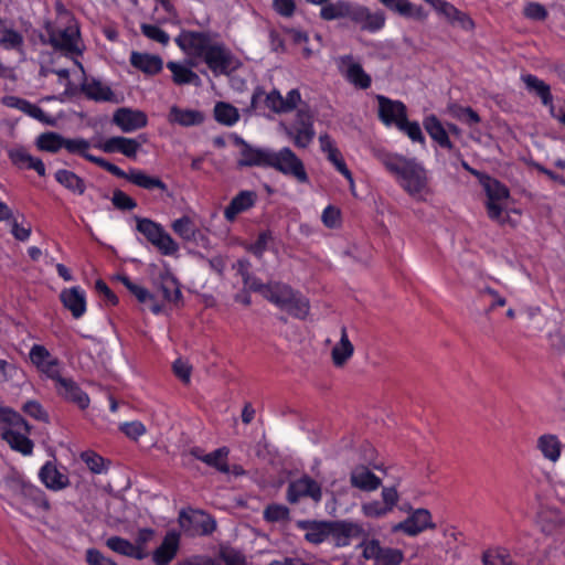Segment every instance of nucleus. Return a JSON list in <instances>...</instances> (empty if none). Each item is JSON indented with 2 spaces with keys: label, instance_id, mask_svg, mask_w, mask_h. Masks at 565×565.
<instances>
[{
  "label": "nucleus",
  "instance_id": "nucleus-36",
  "mask_svg": "<svg viewBox=\"0 0 565 565\" xmlns=\"http://www.w3.org/2000/svg\"><path fill=\"white\" fill-rule=\"evenodd\" d=\"M20 494L38 509L47 511L51 508L46 493L30 481L21 480Z\"/></svg>",
  "mask_w": 565,
  "mask_h": 565
},
{
  "label": "nucleus",
  "instance_id": "nucleus-62",
  "mask_svg": "<svg viewBox=\"0 0 565 565\" xmlns=\"http://www.w3.org/2000/svg\"><path fill=\"white\" fill-rule=\"evenodd\" d=\"M273 239L271 232L269 230L260 232L254 243L250 244L248 250L257 258L263 257L267 249L268 243Z\"/></svg>",
  "mask_w": 565,
  "mask_h": 565
},
{
  "label": "nucleus",
  "instance_id": "nucleus-12",
  "mask_svg": "<svg viewBox=\"0 0 565 565\" xmlns=\"http://www.w3.org/2000/svg\"><path fill=\"white\" fill-rule=\"evenodd\" d=\"M431 513L424 508L412 509L409 507L408 516L393 526L394 532H403L408 536H416L428 529H435Z\"/></svg>",
  "mask_w": 565,
  "mask_h": 565
},
{
  "label": "nucleus",
  "instance_id": "nucleus-32",
  "mask_svg": "<svg viewBox=\"0 0 565 565\" xmlns=\"http://www.w3.org/2000/svg\"><path fill=\"white\" fill-rule=\"evenodd\" d=\"M423 125L429 137L436 141L439 147L448 150L454 149L455 146L451 142L447 130L436 115L431 114L426 116L424 118Z\"/></svg>",
  "mask_w": 565,
  "mask_h": 565
},
{
  "label": "nucleus",
  "instance_id": "nucleus-29",
  "mask_svg": "<svg viewBox=\"0 0 565 565\" xmlns=\"http://www.w3.org/2000/svg\"><path fill=\"white\" fill-rule=\"evenodd\" d=\"M205 116L201 110L183 109L177 105L172 106L168 114V121L181 127L200 126L204 122Z\"/></svg>",
  "mask_w": 565,
  "mask_h": 565
},
{
  "label": "nucleus",
  "instance_id": "nucleus-61",
  "mask_svg": "<svg viewBox=\"0 0 565 565\" xmlns=\"http://www.w3.org/2000/svg\"><path fill=\"white\" fill-rule=\"evenodd\" d=\"M119 430L129 439L137 441L147 431L146 426L139 422H125L119 425Z\"/></svg>",
  "mask_w": 565,
  "mask_h": 565
},
{
  "label": "nucleus",
  "instance_id": "nucleus-52",
  "mask_svg": "<svg viewBox=\"0 0 565 565\" xmlns=\"http://www.w3.org/2000/svg\"><path fill=\"white\" fill-rule=\"evenodd\" d=\"M116 279L120 281L127 288V290L137 298V300L140 303H145L153 298V295L147 288L134 282L129 278V276L125 274L117 275Z\"/></svg>",
  "mask_w": 565,
  "mask_h": 565
},
{
  "label": "nucleus",
  "instance_id": "nucleus-15",
  "mask_svg": "<svg viewBox=\"0 0 565 565\" xmlns=\"http://www.w3.org/2000/svg\"><path fill=\"white\" fill-rule=\"evenodd\" d=\"M379 104L377 117L380 121L386 126L398 127V122L405 119L407 115L406 105L401 100L391 99L384 95H376Z\"/></svg>",
  "mask_w": 565,
  "mask_h": 565
},
{
  "label": "nucleus",
  "instance_id": "nucleus-27",
  "mask_svg": "<svg viewBox=\"0 0 565 565\" xmlns=\"http://www.w3.org/2000/svg\"><path fill=\"white\" fill-rule=\"evenodd\" d=\"M81 92L94 102H113L115 94L113 89L95 77L87 78L81 83Z\"/></svg>",
  "mask_w": 565,
  "mask_h": 565
},
{
  "label": "nucleus",
  "instance_id": "nucleus-1",
  "mask_svg": "<svg viewBox=\"0 0 565 565\" xmlns=\"http://www.w3.org/2000/svg\"><path fill=\"white\" fill-rule=\"evenodd\" d=\"M180 50L191 60L201 61L214 76H230L242 66L239 58L210 32L183 30L175 38Z\"/></svg>",
  "mask_w": 565,
  "mask_h": 565
},
{
  "label": "nucleus",
  "instance_id": "nucleus-53",
  "mask_svg": "<svg viewBox=\"0 0 565 565\" xmlns=\"http://www.w3.org/2000/svg\"><path fill=\"white\" fill-rule=\"evenodd\" d=\"M160 291L162 297L168 302L178 303L182 299L180 284L174 277H167L162 279Z\"/></svg>",
  "mask_w": 565,
  "mask_h": 565
},
{
  "label": "nucleus",
  "instance_id": "nucleus-17",
  "mask_svg": "<svg viewBox=\"0 0 565 565\" xmlns=\"http://www.w3.org/2000/svg\"><path fill=\"white\" fill-rule=\"evenodd\" d=\"M329 531L330 537H332L334 544L339 547L350 545L352 539L360 536L367 537L361 524L347 520L330 521Z\"/></svg>",
  "mask_w": 565,
  "mask_h": 565
},
{
  "label": "nucleus",
  "instance_id": "nucleus-64",
  "mask_svg": "<svg viewBox=\"0 0 565 565\" xmlns=\"http://www.w3.org/2000/svg\"><path fill=\"white\" fill-rule=\"evenodd\" d=\"M111 202L120 211H131L137 207V202L119 189L113 192Z\"/></svg>",
  "mask_w": 565,
  "mask_h": 565
},
{
  "label": "nucleus",
  "instance_id": "nucleus-57",
  "mask_svg": "<svg viewBox=\"0 0 565 565\" xmlns=\"http://www.w3.org/2000/svg\"><path fill=\"white\" fill-rule=\"evenodd\" d=\"M22 412L26 416H29L38 422L49 423L50 416H49L47 412L44 409L42 404L35 399L26 401L22 405Z\"/></svg>",
  "mask_w": 565,
  "mask_h": 565
},
{
  "label": "nucleus",
  "instance_id": "nucleus-34",
  "mask_svg": "<svg viewBox=\"0 0 565 565\" xmlns=\"http://www.w3.org/2000/svg\"><path fill=\"white\" fill-rule=\"evenodd\" d=\"M298 526L306 531L305 539L312 544H321L330 537V521H300Z\"/></svg>",
  "mask_w": 565,
  "mask_h": 565
},
{
  "label": "nucleus",
  "instance_id": "nucleus-3",
  "mask_svg": "<svg viewBox=\"0 0 565 565\" xmlns=\"http://www.w3.org/2000/svg\"><path fill=\"white\" fill-rule=\"evenodd\" d=\"M265 299L296 319L305 320L310 311L309 299L282 281H270Z\"/></svg>",
  "mask_w": 565,
  "mask_h": 565
},
{
  "label": "nucleus",
  "instance_id": "nucleus-2",
  "mask_svg": "<svg viewBox=\"0 0 565 565\" xmlns=\"http://www.w3.org/2000/svg\"><path fill=\"white\" fill-rule=\"evenodd\" d=\"M376 157L408 195L416 200H425L429 186L427 171L422 163L415 158L388 151H379Z\"/></svg>",
  "mask_w": 565,
  "mask_h": 565
},
{
  "label": "nucleus",
  "instance_id": "nucleus-6",
  "mask_svg": "<svg viewBox=\"0 0 565 565\" xmlns=\"http://www.w3.org/2000/svg\"><path fill=\"white\" fill-rule=\"evenodd\" d=\"M109 173L116 178L125 179L140 189L149 192H159L161 196L166 195L170 198L172 195L168 184L163 182L161 178L150 175L141 169L130 168L128 171H124L121 168L114 164Z\"/></svg>",
  "mask_w": 565,
  "mask_h": 565
},
{
  "label": "nucleus",
  "instance_id": "nucleus-40",
  "mask_svg": "<svg viewBox=\"0 0 565 565\" xmlns=\"http://www.w3.org/2000/svg\"><path fill=\"white\" fill-rule=\"evenodd\" d=\"M354 347L351 343L347 328H341L340 341L332 348L331 358L337 367L343 366L353 355Z\"/></svg>",
  "mask_w": 565,
  "mask_h": 565
},
{
  "label": "nucleus",
  "instance_id": "nucleus-63",
  "mask_svg": "<svg viewBox=\"0 0 565 565\" xmlns=\"http://www.w3.org/2000/svg\"><path fill=\"white\" fill-rule=\"evenodd\" d=\"M362 512L367 518H381L392 511L383 501L373 500L362 504Z\"/></svg>",
  "mask_w": 565,
  "mask_h": 565
},
{
  "label": "nucleus",
  "instance_id": "nucleus-23",
  "mask_svg": "<svg viewBox=\"0 0 565 565\" xmlns=\"http://www.w3.org/2000/svg\"><path fill=\"white\" fill-rule=\"evenodd\" d=\"M62 305L71 311L73 318H82L87 309L86 292L81 286L65 288L60 294Z\"/></svg>",
  "mask_w": 565,
  "mask_h": 565
},
{
  "label": "nucleus",
  "instance_id": "nucleus-8",
  "mask_svg": "<svg viewBox=\"0 0 565 565\" xmlns=\"http://www.w3.org/2000/svg\"><path fill=\"white\" fill-rule=\"evenodd\" d=\"M358 548L362 550L365 559L374 561V565H401L404 559L401 550L384 547L376 539L363 537Z\"/></svg>",
  "mask_w": 565,
  "mask_h": 565
},
{
  "label": "nucleus",
  "instance_id": "nucleus-49",
  "mask_svg": "<svg viewBox=\"0 0 565 565\" xmlns=\"http://www.w3.org/2000/svg\"><path fill=\"white\" fill-rule=\"evenodd\" d=\"M227 455L228 449L221 447L210 454H205L204 457H202V462L215 468L220 472L227 473L230 471L228 463L226 462Z\"/></svg>",
  "mask_w": 565,
  "mask_h": 565
},
{
  "label": "nucleus",
  "instance_id": "nucleus-19",
  "mask_svg": "<svg viewBox=\"0 0 565 565\" xmlns=\"http://www.w3.org/2000/svg\"><path fill=\"white\" fill-rule=\"evenodd\" d=\"M105 153H121L129 159H136L141 142L124 136L109 137L95 146Z\"/></svg>",
  "mask_w": 565,
  "mask_h": 565
},
{
  "label": "nucleus",
  "instance_id": "nucleus-59",
  "mask_svg": "<svg viewBox=\"0 0 565 565\" xmlns=\"http://www.w3.org/2000/svg\"><path fill=\"white\" fill-rule=\"evenodd\" d=\"M483 565H513L511 556L505 551H486L482 555Z\"/></svg>",
  "mask_w": 565,
  "mask_h": 565
},
{
  "label": "nucleus",
  "instance_id": "nucleus-51",
  "mask_svg": "<svg viewBox=\"0 0 565 565\" xmlns=\"http://www.w3.org/2000/svg\"><path fill=\"white\" fill-rule=\"evenodd\" d=\"M449 110L454 118L470 127L481 121L479 114L469 106L454 104L449 107Z\"/></svg>",
  "mask_w": 565,
  "mask_h": 565
},
{
  "label": "nucleus",
  "instance_id": "nucleus-46",
  "mask_svg": "<svg viewBox=\"0 0 565 565\" xmlns=\"http://www.w3.org/2000/svg\"><path fill=\"white\" fill-rule=\"evenodd\" d=\"M35 145L41 151L56 153L64 148L65 138L57 132L46 131L36 138Z\"/></svg>",
  "mask_w": 565,
  "mask_h": 565
},
{
  "label": "nucleus",
  "instance_id": "nucleus-24",
  "mask_svg": "<svg viewBox=\"0 0 565 565\" xmlns=\"http://www.w3.org/2000/svg\"><path fill=\"white\" fill-rule=\"evenodd\" d=\"M180 547V535L175 531H169L161 544L152 552L154 565H169L177 556Z\"/></svg>",
  "mask_w": 565,
  "mask_h": 565
},
{
  "label": "nucleus",
  "instance_id": "nucleus-18",
  "mask_svg": "<svg viewBox=\"0 0 565 565\" xmlns=\"http://www.w3.org/2000/svg\"><path fill=\"white\" fill-rule=\"evenodd\" d=\"M113 124L128 134L146 127L148 117L142 110L120 107L113 115Z\"/></svg>",
  "mask_w": 565,
  "mask_h": 565
},
{
  "label": "nucleus",
  "instance_id": "nucleus-48",
  "mask_svg": "<svg viewBox=\"0 0 565 565\" xmlns=\"http://www.w3.org/2000/svg\"><path fill=\"white\" fill-rule=\"evenodd\" d=\"M482 184L488 198L487 201L501 202L510 196L508 186L497 179L487 177L486 182Z\"/></svg>",
  "mask_w": 565,
  "mask_h": 565
},
{
  "label": "nucleus",
  "instance_id": "nucleus-7",
  "mask_svg": "<svg viewBox=\"0 0 565 565\" xmlns=\"http://www.w3.org/2000/svg\"><path fill=\"white\" fill-rule=\"evenodd\" d=\"M269 168L294 178L299 183L309 182L302 160L289 147H284L277 152L273 151Z\"/></svg>",
  "mask_w": 565,
  "mask_h": 565
},
{
  "label": "nucleus",
  "instance_id": "nucleus-33",
  "mask_svg": "<svg viewBox=\"0 0 565 565\" xmlns=\"http://www.w3.org/2000/svg\"><path fill=\"white\" fill-rule=\"evenodd\" d=\"M130 64L148 75H156L162 71L163 62L159 55L132 52L130 54Z\"/></svg>",
  "mask_w": 565,
  "mask_h": 565
},
{
  "label": "nucleus",
  "instance_id": "nucleus-14",
  "mask_svg": "<svg viewBox=\"0 0 565 565\" xmlns=\"http://www.w3.org/2000/svg\"><path fill=\"white\" fill-rule=\"evenodd\" d=\"M235 143L241 146L239 159L237 161L238 167H259L269 168L273 151L268 149L257 148L249 145L241 137L235 138Z\"/></svg>",
  "mask_w": 565,
  "mask_h": 565
},
{
  "label": "nucleus",
  "instance_id": "nucleus-10",
  "mask_svg": "<svg viewBox=\"0 0 565 565\" xmlns=\"http://www.w3.org/2000/svg\"><path fill=\"white\" fill-rule=\"evenodd\" d=\"M338 70L342 77L355 89L366 90L372 85V77L365 72L361 63L351 54L342 55L338 60Z\"/></svg>",
  "mask_w": 565,
  "mask_h": 565
},
{
  "label": "nucleus",
  "instance_id": "nucleus-58",
  "mask_svg": "<svg viewBox=\"0 0 565 565\" xmlns=\"http://www.w3.org/2000/svg\"><path fill=\"white\" fill-rule=\"evenodd\" d=\"M140 29L145 36L162 45H167L170 41L169 34L156 24L142 23Z\"/></svg>",
  "mask_w": 565,
  "mask_h": 565
},
{
  "label": "nucleus",
  "instance_id": "nucleus-30",
  "mask_svg": "<svg viewBox=\"0 0 565 565\" xmlns=\"http://www.w3.org/2000/svg\"><path fill=\"white\" fill-rule=\"evenodd\" d=\"M350 483L362 491H374L381 486V479L365 466L355 467L350 475Z\"/></svg>",
  "mask_w": 565,
  "mask_h": 565
},
{
  "label": "nucleus",
  "instance_id": "nucleus-60",
  "mask_svg": "<svg viewBox=\"0 0 565 565\" xmlns=\"http://www.w3.org/2000/svg\"><path fill=\"white\" fill-rule=\"evenodd\" d=\"M523 15L531 21H545L548 17V11L539 2H527L523 8Z\"/></svg>",
  "mask_w": 565,
  "mask_h": 565
},
{
  "label": "nucleus",
  "instance_id": "nucleus-21",
  "mask_svg": "<svg viewBox=\"0 0 565 565\" xmlns=\"http://www.w3.org/2000/svg\"><path fill=\"white\" fill-rule=\"evenodd\" d=\"M38 477L44 487L51 491H61L70 486L68 476L61 471L54 461H46L39 470Z\"/></svg>",
  "mask_w": 565,
  "mask_h": 565
},
{
  "label": "nucleus",
  "instance_id": "nucleus-28",
  "mask_svg": "<svg viewBox=\"0 0 565 565\" xmlns=\"http://www.w3.org/2000/svg\"><path fill=\"white\" fill-rule=\"evenodd\" d=\"M387 10L399 14L403 18H411L424 21L427 12L422 6H416L409 0H379Z\"/></svg>",
  "mask_w": 565,
  "mask_h": 565
},
{
  "label": "nucleus",
  "instance_id": "nucleus-25",
  "mask_svg": "<svg viewBox=\"0 0 565 565\" xmlns=\"http://www.w3.org/2000/svg\"><path fill=\"white\" fill-rule=\"evenodd\" d=\"M64 148L67 150V152L72 153V154H77V156L84 158L85 160H87L88 162H92V163L98 166L99 168L106 170L107 172H110V170L114 166V163L109 162L105 158L96 157V156L89 153L88 150L90 148V143L88 140H86L84 138H74V139L65 138Z\"/></svg>",
  "mask_w": 565,
  "mask_h": 565
},
{
  "label": "nucleus",
  "instance_id": "nucleus-38",
  "mask_svg": "<svg viewBox=\"0 0 565 565\" xmlns=\"http://www.w3.org/2000/svg\"><path fill=\"white\" fill-rule=\"evenodd\" d=\"M106 546L117 554L137 561H142L146 558V554L138 546H135L134 543L121 536L115 535L108 537L106 541Z\"/></svg>",
  "mask_w": 565,
  "mask_h": 565
},
{
  "label": "nucleus",
  "instance_id": "nucleus-20",
  "mask_svg": "<svg viewBox=\"0 0 565 565\" xmlns=\"http://www.w3.org/2000/svg\"><path fill=\"white\" fill-rule=\"evenodd\" d=\"M1 104L8 108H13L22 111L23 114L28 115L29 117L49 125L54 126L55 119L51 116L46 115L43 109L28 99H24L22 97H18L14 95H6L1 98Z\"/></svg>",
  "mask_w": 565,
  "mask_h": 565
},
{
  "label": "nucleus",
  "instance_id": "nucleus-37",
  "mask_svg": "<svg viewBox=\"0 0 565 565\" xmlns=\"http://www.w3.org/2000/svg\"><path fill=\"white\" fill-rule=\"evenodd\" d=\"M167 68L172 73V81L177 85H193L195 87L202 85L201 77L189 66L170 61L167 63Z\"/></svg>",
  "mask_w": 565,
  "mask_h": 565
},
{
  "label": "nucleus",
  "instance_id": "nucleus-26",
  "mask_svg": "<svg viewBox=\"0 0 565 565\" xmlns=\"http://www.w3.org/2000/svg\"><path fill=\"white\" fill-rule=\"evenodd\" d=\"M257 201V194L255 191L243 190L239 191L224 209V218L233 223L241 213L247 212Z\"/></svg>",
  "mask_w": 565,
  "mask_h": 565
},
{
  "label": "nucleus",
  "instance_id": "nucleus-35",
  "mask_svg": "<svg viewBox=\"0 0 565 565\" xmlns=\"http://www.w3.org/2000/svg\"><path fill=\"white\" fill-rule=\"evenodd\" d=\"M1 437L12 450L23 456L33 454L34 443L25 434L15 431L12 428H6L2 430Z\"/></svg>",
  "mask_w": 565,
  "mask_h": 565
},
{
  "label": "nucleus",
  "instance_id": "nucleus-4",
  "mask_svg": "<svg viewBox=\"0 0 565 565\" xmlns=\"http://www.w3.org/2000/svg\"><path fill=\"white\" fill-rule=\"evenodd\" d=\"M136 230L143 235L161 255L173 256L178 253L179 244L160 223L148 217L136 216Z\"/></svg>",
  "mask_w": 565,
  "mask_h": 565
},
{
  "label": "nucleus",
  "instance_id": "nucleus-44",
  "mask_svg": "<svg viewBox=\"0 0 565 565\" xmlns=\"http://www.w3.org/2000/svg\"><path fill=\"white\" fill-rule=\"evenodd\" d=\"M537 448L544 456V458L555 462L562 450V444L555 435H542L537 440Z\"/></svg>",
  "mask_w": 565,
  "mask_h": 565
},
{
  "label": "nucleus",
  "instance_id": "nucleus-41",
  "mask_svg": "<svg viewBox=\"0 0 565 565\" xmlns=\"http://www.w3.org/2000/svg\"><path fill=\"white\" fill-rule=\"evenodd\" d=\"M54 177L57 183L74 194L83 195L86 191L84 179L71 170L60 169Z\"/></svg>",
  "mask_w": 565,
  "mask_h": 565
},
{
  "label": "nucleus",
  "instance_id": "nucleus-22",
  "mask_svg": "<svg viewBox=\"0 0 565 565\" xmlns=\"http://www.w3.org/2000/svg\"><path fill=\"white\" fill-rule=\"evenodd\" d=\"M57 394L66 402L75 404L79 409L88 408L90 398L88 394L73 380L64 377L56 384Z\"/></svg>",
  "mask_w": 565,
  "mask_h": 565
},
{
  "label": "nucleus",
  "instance_id": "nucleus-5",
  "mask_svg": "<svg viewBox=\"0 0 565 565\" xmlns=\"http://www.w3.org/2000/svg\"><path fill=\"white\" fill-rule=\"evenodd\" d=\"M313 115L309 109L297 110L294 120L284 127L285 134L292 140L295 147L307 148L316 137Z\"/></svg>",
  "mask_w": 565,
  "mask_h": 565
},
{
  "label": "nucleus",
  "instance_id": "nucleus-9",
  "mask_svg": "<svg viewBox=\"0 0 565 565\" xmlns=\"http://www.w3.org/2000/svg\"><path fill=\"white\" fill-rule=\"evenodd\" d=\"M31 363L38 371L56 384L64 377L61 375V361L51 354L42 344H33L29 352Z\"/></svg>",
  "mask_w": 565,
  "mask_h": 565
},
{
  "label": "nucleus",
  "instance_id": "nucleus-16",
  "mask_svg": "<svg viewBox=\"0 0 565 565\" xmlns=\"http://www.w3.org/2000/svg\"><path fill=\"white\" fill-rule=\"evenodd\" d=\"M45 30L49 36V44L54 50L68 53L78 52L77 39L79 38V30L76 25H68L64 29L46 26Z\"/></svg>",
  "mask_w": 565,
  "mask_h": 565
},
{
  "label": "nucleus",
  "instance_id": "nucleus-55",
  "mask_svg": "<svg viewBox=\"0 0 565 565\" xmlns=\"http://www.w3.org/2000/svg\"><path fill=\"white\" fill-rule=\"evenodd\" d=\"M397 129L404 132L413 142L425 143V137L419 124L417 121H409L407 115L404 120L398 122Z\"/></svg>",
  "mask_w": 565,
  "mask_h": 565
},
{
  "label": "nucleus",
  "instance_id": "nucleus-47",
  "mask_svg": "<svg viewBox=\"0 0 565 565\" xmlns=\"http://www.w3.org/2000/svg\"><path fill=\"white\" fill-rule=\"evenodd\" d=\"M171 227L179 237L186 242L195 239L196 234L200 233L194 222L186 215L174 220Z\"/></svg>",
  "mask_w": 565,
  "mask_h": 565
},
{
  "label": "nucleus",
  "instance_id": "nucleus-50",
  "mask_svg": "<svg viewBox=\"0 0 565 565\" xmlns=\"http://www.w3.org/2000/svg\"><path fill=\"white\" fill-rule=\"evenodd\" d=\"M24 44L23 35L11 28H3L0 35V47L7 51H21Z\"/></svg>",
  "mask_w": 565,
  "mask_h": 565
},
{
  "label": "nucleus",
  "instance_id": "nucleus-31",
  "mask_svg": "<svg viewBox=\"0 0 565 565\" xmlns=\"http://www.w3.org/2000/svg\"><path fill=\"white\" fill-rule=\"evenodd\" d=\"M180 523L182 526L189 523L198 529L201 535H210L216 529L215 520L207 513L198 510L193 511L192 514H188L184 511L180 513Z\"/></svg>",
  "mask_w": 565,
  "mask_h": 565
},
{
  "label": "nucleus",
  "instance_id": "nucleus-45",
  "mask_svg": "<svg viewBox=\"0 0 565 565\" xmlns=\"http://www.w3.org/2000/svg\"><path fill=\"white\" fill-rule=\"evenodd\" d=\"M79 458L94 475L107 473L111 463L110 460L105 459L94 450H85L81 452Z\"/></svg>",
  "mask_w": 565,
  "mask_h": 565
},
{
  "label": "nucleus",
  "instance_id": "nucleus-43",
  "mask_svg": "<svg viewBox=\"0 0 565 565\" xmlns=\"http://www.w3.org/2000/svg\"><path fill=\"white\" fill-rule=\"evenodd\" d=\"M214 119L226 127L234 126L239 120L238 109L230 103L217 102L213 109Z\"/></svg>",
  "mask_w": 565,
  "mask_h": 565
},
{
  "label": "nucleus",
  "instance_id": "nucleus-42",
  "mask_svg": "<svg viewBox=\"0 0 565 565\" xmlns=\"http://www.w3.org/2000/svg\"><path fill=\"white\" fill-rule=\"evenodd\" d=\"M353 3L345 0H338L335 2L328 1L320 10V18L326 21H332L337 19H350V13Z\"/></svg>",
  "mask_w": 565,
  "mask_h": 565
},
{
  "label": "nucleus",
  "instance_id": "nucleus-56",
  "mask_svg": "<svg viewBox=\"0 0 565 565\" xmlns=\"http://www.w3.org/2000/svg\"><path fill=\"white\" fill-rule=\"evenodd\" d=\"M321 222L327 228H339L342 224L341 210L332 204L327 205L322 211Z\"/></svg>",
  "mask_w": 565,
  "mask_h": 565
},
{
  "label": "nucleus",
  "instance_id": "nucleus-13",
  "mask_svg": "<svg viewBox=\"0 0 565 565\" xmlns=\"http://www.w3.org/2000/svg\"><path fill=\"white\" fill-rule=\"evenodd\" d=\"M350 21L358 24L362 31L377 33L385 26L386 17L382 10L372 12L365 6L353 3Z\"/></svg>",
  "mask_w": 565,
  "mask_h": 565
},
{
  "label": "nucleus",
  "instance_id": "nucleus-11",
  "mask_svg": "<svg viewBox=\"0 0 565 565\" xmlns=\"http://www.w3.org/2000/svg\"><path fill=\"white\" fill-rule=\"evenodd\" d=\"M303 498H309L315 503H320L322 500L320 483L307 475L290 481L286 491V500L290 504H296Z\"/></svg>",
  "mask_w": 565,
  "mask_h": 565
},
{
  "label": "nucleus",
  "instance_id": "nucleus-39",
  "mask_svg": "<svg viewBox=\"0 0 565 565\" xmlns=\"http://www.w3.org/2000/svg\"><path fill=\"white\" fill-rule=\"evenodd\" d=\"M522 81L525 84L526 89L535 93L540 97L542 104L544 106H550L553 111V95L551 93L550 85L533 74L522 75Z\"/></svg>",
  "mask_w": 565,
  "mask_h": 565
},
{
  "label": "nucleus",
  "instance_id": "nucleus-54",
  "mask_svg": "<svg viewBox=\"0 0 565 565\" xmlns=\"http://www.w3.org/2000/svg\"><path fill=\"white\" fill-rule=\"evenodd\" d=\"M264 519L267 522H285L290 519V510L278 503L268 504L264 510Z\"/></svg>",
  "mask_w": 565,
  "mask_h": 565
}]
</instances>
